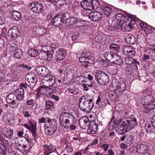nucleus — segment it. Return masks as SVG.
I'll list each match as a JSON object with an SVG mask.
<instances>
[{
	"label": "nucleus",
	"instance_id": "nucleus-44",
	"mask_svg": "<svg viewBox=\"0 0 155 155\" xmlns=\"http://www.w3.org/2000/svg\"><path fill=\"white\" fill-rule=\"evenodd\" d=\"M40 48H41V51L42 52H43L44 54L47 53L50 50H48V49H50V47L48 46H41Z\"/></svg>",
	"mask_w": 155,
	"mask_h": 155
},
{
	"label": "nucleus",
	"instance_id": "nucleus-18",
	"mask_svg": "<svg viewBox=\"0 0 155 155\" xmlns=\"http://www.w3.org/2000/svg\"><path fill=\"white\" fill-rule=\"evenodd\" d=\"M29 127L28 130H30L32 133V136L34 137V140H35L36 136V122H32L29 120Z\"/></svg>",
	"mask_w": 155,
	"mask_h": 155
},
{
	"label": "nucleus",
	"instance_id": "nucleus-59",
	"mask_svg": "<svg viewBox=\"0 0 155 155\" xmlns=\"http://www.w3.org/2000/svg\"><path fill=\"white\" fill-rule=\"evenodd\" d=\"M34 101L33 99L28 100L26 101V104L28 106H31L34 104Z\"/></svg>",
	"mask_w": 155,
	"mask_h": 155
},
{
	"label": "nucleus",
	"instance_id": "nucleus-53",
	"mask_svg": "<svg viewBox=\"0 0 155 155\" xmlns=\"http://www.w3.org/2000/svg\"><path fill=\"white\" fill-rule=\"evenodd\" d=\"M19 66H20V69H21L22 68H23L25 69H26V70H30L31 68V67L30 66H28L26 64H21V65H20Z\"/></svg>",
	"mask_w": 155,
	"mask_h": 155
},
{
	"label": "nucleus",
	"instance_id": "nucleus-56",
	"mask_svg": "<svg viewBox=\"0 0 155 155\" xmlns=\"http://www.w3.org/2000/svg\"><path fill=\"white\" fill-rule=\"evenodd\" d=\"M151 125L148 124L147 123L145 124V129L147 132H150L151 130Z\"/></svg>",
	"mask_w": 155,
	"mask_h": 155
},
{
	"label": "nucleus",
	"instance_id": "nucleus-14",
	"mask_svg": "<svg viewBox=\"0 0 155 155\" xmlns=\"http://www.w3.org/2000/svg\"><path fill=\"white\" fill-rule=\"evenodd\" d=\"M102 16V15L101 12L97 11L92 12L89 15V17L90 19L94 21L100 20Z\"/></svg>",
	"mask_w": 155,
	"mask_h": 155
},
{
	"label": "nucleus",
	"instance_id": "nucleus-3",
	"mask_svg": "<svg viewBox=\"0 0 155 155\" xmlns=\"http://www.w3.org/2000/svg\"><path fill=\"white\" fill-rule=\"evenodd\" d=\"M137 124L136 119L133 116H131L127 120L122 122L120 126V130H124L126 132L131 130Z\"/></svg>",
	"mask_w": 155,
	"mask_h": 155
},
{
	"label": "nucleus",
	"instance_id": "nucleus-35",
	"mask_svg": "<svg viewBox=\"0 0 155 155\" xmlns=\"http://www.w3.org/2000/svg\"><path fill=\"white\" fill-rule=\"evenodd\" d=\"M35 31L36 34L42 35L46 33L47 30L43 28L39 27L35 29Z\"/></svg>",
	"mask_w": 155,
	"mask_h": 155
},
{
	"label": "nucleus",
	"instance_id": "nucleus-37",
	"mask_svg": "<svg viewBox=\"0 0 155 155\" xmlns=\"http://www.w3.org/2000/svg\"><path fill=\"white\" fill-rule=\"evenodd\" d=\"M45 150L44 155H49L53 152L52 148L51 146L45 145Z\"/></svg>",
	"mask_w": 155,
	"mask_h": 155
},
{
	"label": "nucleus",
	"instance_id": "nucleus-4",
	"mask_svg": "<svg viewBox=\"0 0 155 155\" xmlns=\"http://www.w3.org/2000/svg\"><path fill=\"white\" fill-rule=\"evenodd\" d=\"M94 74L96 80L101 85H105L109 82L108 76L104 72L101 71H96Z\"/></svg>",
	"mask_w": 155,
	"mask_h": 155
},
{
	"label": "nucleus",
	"instance_id": "nucleus-45",
	"mask_svg": "<svg viewBox=\"0 0 155 155\" xmlns=\"http://www.w3.org/2000/svg\"><path fill=\"white\" fill-rule=\"evenodd\" d=\"M76 122L74 121V122H72L71 124L70 123H69V126L68 128H64L62 129H67L69 128L71 130H74L76 128Z\"/></svg>",
	"mask_w": 155,
	"mask_h": 155
},
{
	"label": "nucleus",
	"instance_id": "nucleus-19",
	"mask_svg": "<svg viewBox=\"0 0 155 155\" xmlns=\"http://www.w3.org/2000/svg\"><path fill=\"white\" fill-rule=\"evenodd\" d=\"M49 72V70L45 66L38 67L36 68V74L41 76L44 75V76L45 75Z\"/></svg>",
	"mask_w": 155,
	"mask_h": 155
},
{
	"label": "nucleus",
	"instance_id": "nucleus-17",
	"mask_svg": "<svg viewBox=\"0 0 155 155\" xmlns=\"http://www.w3.org/2000/svg\"><path fill=\"white\" fill-rule=\"evenodd\" d=\"M19 33L18 29L16 26H14L9 29L8 32V36L13 38H17L19 35Z\"/></svg>",
	"mask_w": 155,
	"mask_h": 155
},
{
	"label": "nucleus",
	"instance_id": "nucleus-2",
	"mask_svg": "<svg viewBox=\"0 0 155 155\" xmlns=\"http://www.w3.org/2000/svg\"><path fill=\"white\" fill-rule=\"evenodd\" d=\"M74 117L72 114L66 112L62 113L59 117V122L61 128H68L69 126L70 121L74 122Z\"/></svg>",
	"mask_w": 155,
	"mask_h": 155
},
{
	"label": "nucleus",
	"instance_id": "nucleus-9",
	"mask_svg": "<svg viewBox=\"0 0 155 155\" xmlns=\"http://www.w3.org/2000/svg\"><path fill=\"white\" fill-rule=\"evenodd\" d=\"M85 21L81 19L78 20L75 17H70L65 20V24L67 26H70L76 24L78 26H82L84 25L82 23H84Z\"/></svg>",
	"mask_w": 155,
	"mask_h": 155
},
{
	"label": "nucleus",
	"instance_id": "nucleus-25",
	"mask_svg": "<svg viewBox=\"0 0 155 155\" xmlns=\"http://www.w3.org/2000/svg\"><path fill=\"white\" fill-rule=\"evenodd\" d=\"M137 151L140 154H143L147 152L148 147L145 144L138 145L137 147Z\"/></svg>",
	"mask_w": 155,
	"mask_h": 155
},
{
	"label": "nucleus",
	"instance_id": "nucleus-62",
	"mask_svg": "<svg viewBox=\"0 0 155 155\" xmlns=\"http://www.w3.org/2000/svg\"><path fill=\"white\" fill-rule=\"evenodd\" d=\"M109 147V145L107 144H104L101 147L102 149H104V150L105 151H106Z\"/></svg>",
	"mask_w": 155,
	"mask_h": 155
},
{
	"label": "nucleus",
	"instance_id": "nucleus-26",
	"mask_svg": "<svg viewBox=\"0 0 155 155\" xmlns=\"http://www.w3.org/2000/svg\"><path fill=\"white\" fill-rule=\"evenodd\" d=\"M88 119L86 117L81 118L79 121V124L80 127L83 129H85L87 127V124L88 123Z\"/></svg>",
	"mask_w": 155,
	"mask_h": 155
},
{
	"label": "nucleus",
	"instance_id": "nucleus-21",
	"mask_svg": "<svg viewBox=\"0 0 155 155\" xmlns=\"http://www.w3.org/2000/svg\"><path fill=\"white\" fill-rule=\"evenodd\" d=\"M113 7L108 5H104L101 7V9L103 11L104 14L109 16L112 12Z\"/></svg>",
	"mask_w": 155,
	"mask_h": 155
},
{
	"label": "nucleus",
	"instance_id": "nucleus-57",
	"mask_svg": "<svg viewBox=\"0 0 155 155\" xmlns=\"http://www.w3.org/2000/svg\"><path fill=\"white\" fill-rule=\"evenodd\" d=\"M117 68L115 67H112L110 69V71L112 74H116L117 73Z\"/></svg>",
	"mask_w": 155,
	"mask_h": 155
},
{
	"label": "nucleus",
	"instance_id": "nucleus-24",
	"mask_svg": "<svg viewBox=\"0 0 155 155\" xmlns=\"http://www.w3.org/2000/svg\"><path fill=\"white\" fill-rule=\"evenodd\" d=\"M87 55L84 53L82 54L81 57L79 58V61L81 63L82 65L86 68H87L88 66V65H87Z\"/></svg>",
	"mask_w": 155,
	"mask_h": 155
},
{
	"label": "nucleus",
	"instance_id": "nucleus-47",
	"mask_svg": "<svg viewBox=\"0 0 155 155\" xmlns=\"http://www.w3.org/2000/svg\"><path fill=\"white\" fill-rule=\"evenodd\" d=\"M14 95L13 94V93L10 94L8 95L6 98V101L7 103L9 104L11 101L12 100H14Z\"/></svg>",
	"mask_w": 155,
	"mask_h": 155
},
{
	"label": "nucleus",
	"instance_id": "nucleus-49",
	"mask_svg": "<svg viewBox=\"0 0 155 155\" xmlns=\"http://www.w3.org/2000/svg\"><path fill=\"white\" fill-rule=\"evenodd\" d=\"M45 105L46 109L48 110L53 107L54 103L51 101H48L45 102Z\"/></svg>",
	"mask_w": 155,
	"mask_h": 155
},
{
	"label": "nucleus",
	"instance_id": "nucleus-11",
	"mask_svg": "<svg viewBox=\"0 0 155 155\" xmlns=\"http://www.w3.org/2000/svg\"><path fill=\"white\" fill-rule=\"evenodd\" d=\"M66 55V51L63 48H59L56 52L55 59L58 61H62Z\"/></svg>",
	"mask_w": 155,
	"mask_h": 155
},
{
	"label": "nucleus",
	"instance_id": "nucleus-38",
	"mask_svg": "<svg viewBox=\"0 0 155 155\" xmlns=\"http://www.w3.org/2000/svg\"><path fill=\"white\" fill-rule=\"evenodd\" d=\"M91 2L94 9L96 10L100 7L99 2L97 0H92Z\"/></svg>",
	"mask_w": 155,
	"mask_h": 155
},
{
	"label": "nucleus",
	"instance_id": "nucleus-34",
	"mask_svg": "<svg viewBox=\"0 0 155 155\" xmlns=\"http://www.w3.org/2000/svg\"><path fill=\"white\" fill-rule=\"evenodd\" d=\"M46 118H47L48 122L50 124V127H52V128L57 130V124L56 122L53 120L50 119L47 117H46Z\"/></svg>",
	"mask_w": 155,
	"mask_h": 155
},
{
	"label": "nucleus",
	"instance_id": "nucleus-51",
	"mask_svg": "<svg viewBox=\"0 0 155 155\" xmlns=\"http://www.w3.org/2000/svg\"><path fill=\"white\" fill-rule=\"evenodd\" d=\"M65 149L68 152H71L73 150V149L71 146V144L69 142H68L66 144Z\"/></svg>",
	"mask_w": 155,
	"mask_h": 155
},
{
	"label": "nucleus",
	"instance_id": "nucleus-7",
	"mask_svg": "<svg viewBox=\"0 0 155 155\" xmlns=\"http://www.w3.org/2000/svg\"><path fill=\"white\" fill-rule=\"evenodd\" d=\"M112 86L115 90L119 92H123L126 88L125 83L123 81L119 82L117 79H113L112 81Z\"/></svg>",
	"mask_w": 155,
	"mask_h": 155
},
{
	"label": "nucleus",
	"instance_id": "nucleus-6",
	"mask_svg": "<svg viewBox=\"0 0 155 155\" xmlns=\"http://www.w3.org/2000/svg\"><path fill=\"white\" fill-rule=\"evenodd\" d=\"M55 82V78L51 74L50 71L45 75L42 80V83L44 86L49 87L53 85Z\"/></svg>",
	"mask_w": 155,
	"mask_h": 155
},
{
	"label": "nucleus",
	"instance_id": "nucleus-48",
	"mask_svg": "<svg viewBox=\"0 0 155 155\" xmlns=\"http://www.w3.org/2000/svg\"><path fill=\"white\" fill-rule=\"evenodd\" d=\"M152 27L148 25L143 31H144L146 34H150L152 32Z\"/></svg>",
	"mask_w": 155,
	"mask_h": 155
},
{
	"label": "nucleus",
	"instance_id": "nucleus-52",
	"mask_svg": "<svg viewBox=\"0 0 155 155\" xmlns=\"http://www.w3.org/2000/svg\"><path fill=\"white\" fill-rule=\"evenodd\" d=\"M103 39L104 37L102 35H99L95 37V40L97 42H100Z\"/></svg>",
	"mask_w": 155,
	"mask_h": 155
},
{
	"label": "nucleus",
	"instance_id": "nucleus-30",
	"mask_svg": "<svg viewBox=\"0 0 155 155\" xmlns=\"http://www.w3.org/2000/svg\"><path fill=\"white\" fill-rule=\"evenodd\" d=\"M109 48L111 51L117 53H119L120 50V46L116 44L110 45L109 46Z\"/></svg>",
	"mask_w": 155,
	"mask_h": 155
},
{
	"label": "nucleus",
	"instance_id": "nucleus-23",
	"mask_svg": "<svg viewBox=\"0 0 155 155\" xmlns=\"http://www.w3.org/2000/svg\"><path fill=\"white\" fill-rule=\"evenodd\" d=\"M97 127L95 122L91 123L89 124L87 132L89 134H95L97 130Z\"/></svg>",
	"mask_w": 155,
	"mask_h": 155
},
{
	"label": "nucleus",
	"instance_id": "nucleus-8",
	"mask_svg": "<svg viewBox=\"0 0 155 155\" xmlns=\"http://www.w3.org/2000/svg\"><path fill=\"white\" fill-rule=\"evenodd\" d=\"M37 79L33 74H27L25 76V83L30 88L34 87L36 84Z\"/></svg>",
	"mask_w": 155,
	"mask_h": 155
},
{
	"label": "nucleus",
	"instance_id": "nucleus-55",
	"mask_svg": "<svg viewBox=\"0 0 155 155\" xmlns=\"http://www.w3.org/2000/svg\"><path fill=\"white\" fill-rule=\"evenodd\" d=\"M148 25L147 24L143 21H142L140 23V26L141 29L143 30Z\"/></svg>",
	"mask_w": 155,
	"mask_h": 155
},
{
	"label": "nucleus",
	"instance_id": "nucleus-22",
	"mask_svg": "<svg viewBox=\"0 0 155 155\" xmlns=\"http://www.w3.org/2000/svg\"><path fill=\"white\" fill-rule=\"evenodd\" d=\"M117 54L113 52L107 51L105 53L104 57L107 61L112 63L113 60L115 59Z\"/></svg>",
	"mask_w": 155,
	"mask_h": 155
},
{
	"label": "nucleus",
	"instance_id": "nucleus-15",
	"mask_svg": "<svg viewBox=\"0 0 155 155\" xmlns=\"http://www.w3.org/2000/svg\"><path fill=\"white\" fill-rule=\"evenodd\" d=\"M51 21L53 25L58 27L63 24L64 20L62 16L59 15L54 17Z\"/></svg>",
	"mask_w": 155,
	"mask_h": 155
},
{
	"label": "nucleus",
	"instance_id": "nucleus-42",
	"mask_svg": "<svg viewBox=\"0 0 155 155\" xmlns=\"http://www.w3.org/2000/svg\"><path fill=\"white\" fill-rule=\"evenodd\" d=\"M11 116L9 114H5L3 117V121L5 123H9L11 120Z\"/></svg>",
	"mask_w": 155,
	"mask_h": 155
},
{
	"label": "nucleus",
	"instance_id": "nucleus-46",
	"mask_svg": "<svg viewBox=\"0 0 155 155\" xmlns=\"http://www.w3.org/2000/svg\"><path fill=\"white\" fill-rule=\"evenodd\" d=\"M84 5L85 7L84 8L90 11H91L94 9L91 2V3L86 2Z\"/></svg>",
	"mask_w": 155,
	"mask_h": 155
},
{
	"label": "nucleus",
	"instance_id": "nucleus-20",
	"mask_svg": "<svg viewBox=\"0 0 155 155\" xmlns=\"http://www.w3.org/2000/svg\"><path fill=\"white\" fill-rule=\"evenodd\" d=\"M125 63L127 64L134 65V67L137 68V65H139L140 62L136 59H133L131 57H127L125 59Z\"/></svg>",
	"mask_w": 155,
	"mask_h": 155
},
{
	"label": "nucleus",
	"instance_id": "nucleus-5",
	"mask_svg": "<svg viewBox=\"0 0 155 155\" xmlns=\"http://www.w3.org/2000/svg\"><path fill=\"white\" fill-rule=\"evenodd\" d=\"M141 101L142 104L144 105V107L146 108L147 110L155 108V105L153 104L154 102L153 96H146L145 98L141 99Z\"/></svg>",
	"mask_w": 155,
	"mask_h": 155
},
{
	"label": "nucleus",
	"instance_id": "nucleus-16",
	"mask_svg": "<svg viewBox=\"0 0 155 155\" xmlns=\"http://www.w3.org/2000/svg\"><path fill=\"white\" fill-rule=\"evenodd\" d=\"M116 18L118 21H120V24L117 28H121V30L123 31H125L126 27V24L124 21H122V19H123L124 18V16H123L121 14L119 13L116 15Z\"/></svg>",
	"mask_w": 155,
	"mask_h": 155
},
{
	"label": "nucleus",
	"instance_id": "nucleus-10",
	"mask_svg": "<svg viewBox=\"0 0 155 155\" xmlns=\"http://www.w3.org/2000/svg\"><path fill=\"white\" fill-rule=\"evenodd\" d=\"M29 7L33 12L36 13L41 12L43 10V7L42 5L37 2L32 3L29 6Z\"/></svg>",
	"mask_w": 155,
	"mask_h": 155
},
{
	"label": "nucleus",
	"instance_id": "nucleus-12",
	"mask_svg": "<svg viewBox=\"0 0 155 155\" xmlns=\"http://www.w3.org/2000/svg\"><path fill=\"white\" fill-rule=\"evenodd\" d=\"M123 52L125 54L129 56H134L136 53L135 48L129 45L124 46Z\"/></svg>",
	"mask_w": 155,
	"mask_h": 155
},
{
	"label": "nucleus",
	"instance_id": "nucleus-33",
	"mask_svg": "<svg viewBox=\"0 0 155 155\" xmlns=\"http://www.w3.org/2000/svg\"><path fill=\"white\" fill-rule=\"evenodd\" d=\"M112 63L117 65H120L123 64V61L122 60V58L117 54V56L115 58V59L113 60Z\"/></svg>",
	"mask_w": 155,
	"mask_h": 155
},
{
	"label": "nucleus",
	"instance_id": "nucleus-64",
	"mask_svg": "<svg viewBox=\"0 0 155 155\" xmlns=\"http://www.w3.org/2000/svg\"><path fill=\"white\" fill-rule=\"evenodd\" d=\"M80 79L82 83H85L87 79V78L85 76H81L80 77Z\"/></svg>",
	"mask_w": 155,
	"mask_h": 155
},
{
	"label": "nucleus",
	"instance_id": "nucleus-28",
	"mask_svg": "<svg viewBox=\"0 0 155 155\" xmlns=\"http://www.w3.org/2000/svg\"><path fill=\"white\" fill-rule=\"evenodd\" d=\"M122 120V119L120 117L114 115L112 117L109 125L110 126L111 124L115 125H117L121 122Z\"/></svg>",
	"mask_w": 155,
	"mask_h": 155
},
{
	"label": "nucleus",
	"instance_id": "nucleus-13",
	"mask_svg": "<svg viewBox=\"0 0 155 155\" xmlns=\"http://www.w3.org/2000/svg\"><path fill=\"white\" fill-rule=\"evenodd\" d=\"M24 90L21 87L13 92L14 97H15L16 100L19 101H21L24 98Z\"/></svg>",
	"mask_w": 155,
	"mask_h": 155
},
{
	"label": "nucleus",
	"instance_id": "nucleus-41",
	"mask_svg": "<svg viewBox=\"0 0 155 155\" xmlns=\"http://www.w3.org/2000/svg\"><path fill=\"white\" fill-rule=\"evenodd\" d=\"M54 52V50H50V51H48L47 53H45L44 54V55L47 57V59L48 61H50L51 60Z\"/></svg>",
	"mask_w": 155,
	"mask_h": 155
},
{
	"label": "nucleus",
	"instance_id": "nucleus-29",
	"mask_svg": "<svg viewBox=\"0 0 155 155\" xmlns=\"http://www.w3.org/2000/svg\"><path fill=\"white\" fill-rule=\"evenodd\" d=\"M54 129L49 127L45 126L44 127L45 134L49 136L52 135L56 131Z\"/></svg>",
	"mask_w": 155,
	"mask_h": 155
},
{
	"label": "nucleus",
	"instance_id": "nucleus-32",
	"mask_svg": "<svg viewBox=\"0 0 155 155\" xmlns=\"http://www.w3.org/2000/svg\"><path fill=\"white\" fill-rule=\"evenodd\" d=\"M23 54V52L21 49H17L15 50L13 56L15 59H19L22 56Z\"/></svg>",
	"mask_w": 155,
	"mask_h": 155
},
{
	"label": "nucleus",
	"instance_id": "nucleus-60",
	"mask_svg": "<svg viewBox=\"0 0 155 155\" xmlns=\"http://www.w3.org/2000/svg\"><path fill=\"white\" fill-rule=\"evenodd\" d=\"M148 91L147 90H145L142 93V97L141 98H144L146 96L150 95V94H148Z\"/></svg>",
	"mask_w": 155,
	"mask_h": 155
},
{
	"label": "nucleus",
	"instance_id": "nucleus-36",
	"mask_svg": "<svg viewBox=\"0 0 155 155\" xmlns=\"http://www.w3.org/2000/svg\"><path fill=\"white\" fill-rule=\"evenodd\" d=\"M12 16L13 19L16 21H18L20 19L21 15L18 11H13Z\"/></svg>",
	"mask_w": 155,
	"mask_h": 155
},
{
	"label": "nucleus",
	"instance_id": "nucleus-61",
	"mask_svg": "<svg viewBox=\"0 0 155 155\" xmlns=\"http://www.w3.org/2000/svg\"><path fill=\"white\" fill-rule=\"evenodd\" d=\"M50 97L51 98L54 99L56 101H58L59 100V98L58 97L54 94L52 95Z\"/></svg>",
	"mask_w": 155,
	"mask_h": 155
},
{
	"label": "nucleus",
	"instance_id": "nucleus-50",
	"mask_svg": "<svg viewBox=\"0 0 155 155\" xmlns=\"http://www.w3.org/2000/svg\"><path fill=\"white\" fill-rule=\"evenodd\" d=\"M95 62V60L94 58L91 56L88 57L87 56V65L88 64H93Z\"/></svg>",
	"mask_w": 155,
	"mask_h": 155
},
{
	"label": "nucleus",
	"instance_id": "nucleus-27",
	"mask_svg": "<svg viewBox=\"0 0 155 155\" xmlns=\"http://www.w3.org/2000/svg\"><path fill=\"white\" fill-rule=\"evenodd\" d=\"M3 130L4 131L2 134L5 137V138L6 137L8 139L11 138L13 133V130L12 129L7 128H4Z\"/></svg>",
	"mask_w": 155,
	"mask_h": 155
},
{
	"label": "nucleus",
	"instance_id": "nucleus-1",
	"mask_svg": "<svg viewBox=\"0 0 155 155\" xmlns=\"http://www.w3.org/2000/svg\"><path fill=\"white\" fill-rule=\"evenodd\" d=\"M93 106L92 99L88 97L82 96L79 100V107L80 109L86 113L89 112Z\"/></svg>",
	"mask_w": 155,
	"mask_h": 155
},
{
	"label": "nucleus",
	"instance_id": "nucleus-63",
	"mask_svg": "<svg viewBox=\"0 0 155 155\" xmlns=\"http://www.w3.org/2000/svg\"><path fill=\"white\" fill-rule=\"evenodd\" d=\"M127 16L129 18V20H130V24L133 25H134L135 24V21L133 19H131L130 17H131V15L130 14H127Z\"/></svg>",
	"mask_w": 155,
	"mask_h": 155
},
{
	"label": "nucleus",
	"instance_id": "nucleus-58",
	"mask_svg": "<svg viewBox=\"0 0 155 155\" xmlns=\"http://www.w3.org/2000/svg\"><path fill=\"white\" fill-rule=\"evenodd\" d=\"M23 114L24 116L26 117H28L31 116V114L27 110H24L23 112Z\"/></svg>",
	"mask_w": 155,
	"mask_h": 155
},
{
	"label": "nucleus",
	"instance_id": "nucleus-31",
	"mask_svg": "<svg viewBox=\"0 0 155 155\" xmlns=\"http://www.w3.org/2000/svg\"><path fill=\"white\" fill-rule=\"evenodd\" d=\"M126 41L130 44H134L135 41L136 39L131 34H128L125 38Z\"/></svg>",
	"mask_w": 155,
	"mask_h": 155
},
{
	"label": "nucleus",
	"instance_id": "nucleus-39",
	"mask_svg": "<svg viewBox=\"0 0 155 155\" xmlns=\"http://www.w3.org/2000/svg\"><path fill=\"white\" fill-rule=\"evenodd\" d=\"M28 54L30 56L34 57L38 55V52L35 49L31 48L28 51Z\"/></svg>",
	"mask_w": 155,
	"mask_h": 155
},
{
	"label": "nucleus",
	"instance_id": "nucleus-40",
	"mask_svg": "<svg viewBox=\"0 0 155 155\" xmlns=\"http://www.w3.org/2000/svg\"><path fill=\"white\" fill-rule=\"evenodd\" d=\"M37 92V94L39 96L41 95H44L46 93V89L42 87H39L36 90Z\"/></svg>",
	"mask_w": 155,
	"mask_h": 155
},
{
	"label": "nucleus",
	"instance_id": "nucleus-43",
	"mask_svg": "<svg viewBox=\"0 0 155 155\" xmlns=\"http://www.w3.org/2000/svg\"><path fill=\"white\" fill-rule=\"evenodd\" d=\"M8 104H10V107L13 108H17L19 104L17 101H15V100L12 101Z\"/></svg>",
	"mask_w": 155,
	"mask_h": 155
},
{
	"label": "nucleus",
	"instance_id": "nucleus-54",
	"mask_svg": "<svg viewBox=\"0 0 155 155\" xmlns=\"http://www.w3.org/2000/svg\"><path fill=\"white\" fill-rule=\"evenodd\" d=\"M133 140V137L132 136H128L126 140V142L129 145L131 144Z\"/></svg>",
	"mask_w": 155,
	"mask_h": 155
}]
</instances>
